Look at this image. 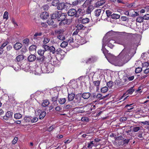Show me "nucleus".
Segmentation results:
<instances>
[{"label":"nucleus","mask_w":149,"mask_h":149,"mask_svg":"<svg viewBox=\"0 0 149 149\" xmlns=\"http://www.w3.org/2000/svg\"><path fill=\"white\" fill-rule=\"evenodd\" d=\"M120 34L124 37V38L122 39H118L116 41L112 39H109L107 41H105L103 42V40H102V51L108 61L111 63H112L113 60L115 58V56L112 54H109L108 56H106V54L108 53V51L106 49L104 48L106 45L110 48H112L114 47L113 44L115 43L123 45L125 47L127 42V39L131 37L132 33H127L125 32H120Z\"/></svg>","instance_id":"nucleus-1"},{"label":"nucleus","mask_w":149,"mask_h":149,"mask_svg":"<svg viewBox=\"0 0 149 149\" xmlns=\"http://www.w3.org/2000/svg\"><path fill=\"white\" fill-rule=\"evenodd\" d=\"M131 50L128 48L125 47L118 56V59L115 61L116 59L115 58L113 60L112 63H115L116 66H123L132 57V55L130 53Z\"/></svg>","instance_id":"nucleus-2"},{"label":"nucleus","mask_w":149,"mask_h":149,"mask_svg":"<svg viewBox=\"0 0 149 149\" xmlns=\"http://www.w3.org/2000/svg\"><path fill=\"white\" fill-rule=\"evenodd\" d=\"M54 70L53 66L49 63H45L42 66V70L44 73L52 72Z\"/></svg>","instance_id":"nucleus-3"},{"label":"nucleus","mask_w":149,"mask_h":149,"mask_svg":"<svg viewBox=\"0 0 149 149\" xmlns=\"http://www.w3.org/2000/svg\"><path fill=\"white\" fill-rule=\"evenodd\" d=\"M115 33L113 31H111L108 32L104 37L103 42L105 41H107L109 39H112L115 35Z\"/></svg>","instance_id":"nucleus-4"},{"label":"nucleus","mask_w":149,"mask_h":149,"mask_svg":"<svg viewBox=\"0 0 149 149\" xmlns=\"http://www.w3.org/2000/svg\"><path fill=\"white\" fill-rule=\"evenodd\" d=\"M80 11V9H79L77 11L74 8H72L70 9L68 13L69 16H74L75 17H79V14H78L79 12Z\"/></svg>","instance_id":"nucleus-5"},{"label":"nucleus","mask_w":149,"mask_h":149,"mask_svg":"<svg viewBox=\"0 0 149 149\" xmlns=\"http://www.w3.org/2000/svg\"><path fill=\"white\" fill-rule=\"evenodd\" d=\"M46 59V57H45L44 56H39L37 57L36 61L37 62H38L41 64L43 63L45 61Z\"/></svg>","instance_id":"nucleus-6"},{"label":"nucleus","mask_w":149,"mask_h":149,"mask_svg":"<svg viewBox=\"0 0 149 149\" xmlns=\"http://www.w3.org/2000/svg\"><path fill=\"white\" fill-rule=\"evenodd\" d=\"M61 14V12L58 11H56L54 13L52 14L51 16V18L52 19H56V18H58L59 15Z\"/></svg>","instance_id":"nucleus-7"},{"label":"nucleus","mask_w":149,"mask_h":149,"mask_svg":"<svg viewBox=\"0 0 149 149\" xmlns=\"http://www.w3.org/2000/svg\"><path fill=\"white\" fill-rule=\"evenodd\" d=\"M35 74L38 75H39L41 73H44L42 70V67L41 68L40 67H37L35 70Z\"/></svg>","instance_id":"nucleus-8"},{"label":"nucleus","mask_w":149,"mask_h":149,"mask_svg":"<svg viewBox=\"0 0 149 149\" xmlns=\"http://www.w3.org/2000/svg\"><path fill=\"white\" fill-rule=\"evenodd\" d=\"M49 16L48 13L47 12H44L41 13L40 15V17L43 19H45Z\"/></svg>","instance_id":"nucleus-9"},{"label":"nucleus","mask_w":149,"mask_h":149,"mask_svg":"<svg viewBox=\"0 0 149 149\" xmlns=\"http://www.w3.org/2000/svg\"><path fill=\"white\" fill-rule=\"evenodd\" d=\"M37 59L36 56L34 54L30 55L28 57V60L29 62H33Z\"/></svg>","instance_id":"nucleus-10"},{"label":"nucleus","mask_w":149,"mask_h":149,"mask_svg":"<svg viewBox=\"0 0 149 149\" xmlns=\"http://www.w3.org/2000/svg\"><path fill=\"white\" fill-rule=\"evenodd\" d=\"M59 16L58 18V21H62L63 20L66 19V15L64 13H62L59 15Z\"/></svg>","instance_id":"nucleus-11"},{"label":"nucleus","mask_w":149,"mask_h":149,"mask_svg":"<svg viewBox=\"0 0 149 149\" xmlns=\"http://www.w3.org/2000/svg\"><path fill=\"white\" fill-rule=\"evenodd\" d=\"M22 44L19 43L17 42L15 43L14 45V48L16 50L20 49L22 47Z\"/></svg>","instance_id":"nucleus-12"},{"label":"nucleus","mask_w":149,"mask_h":149,"mask_svg":"<svg viewBox=\"0 0 149 149\" xmlns=\"http://www.w3.org/2000/svg\"><path fill=\"white\" fill-rule=\"evenodd\" d=\"M74 94L71 93L70 94H68V100L69 101H71L73 100L75 97Z\"/></svg>","instance_id":"nucleus-13"},{"label":"nucleus","mask_w":149,"mask_h":149,"mask_svg":"<svg viewBox=\"0 0 149 149\" xmlns=\"http://www.w3.org/2000/svg\"><path fill=\"white\" fill-rule=\"evenodd\" d=\"M66 5L64 3H61L58 4L57 6V9L58 10H61L64 9Z\"/></svg>","instance_id":"nucleus-14"},{"label":"nucleus","mask_w":149,"mask_h":149,"mask_svg":"<svg viewBox=\"0 0 149 149\" xmlns=\"http://www.w3.org/2000/svg\"><path fill=\"white\" fill-rule=\"evenodd\" d=\"M105 2V0H100L97 1L95 3V6L97 7L101 6L104 4Z\"/></svg>","instance_id":"nucleus-15"},{"label":"nucleus","mask_w":149,"mask_h":149,"mask_svg":"<svg viewBox=\"0 0 149 149\" xmlns=\"http://www.w3.org/2000/svg\"><path fill=\"white\" fill-rule=\"evenodd\" d=\"M91 94L89 93H83L82 95V97L84 99H88L90 96Z\"/></svg>","instance_id":"nucleus-16"},{"label":"nucleus","mask_w":149,"mask_h":149,"mask_svg":"<svg viewBox=\"0 0 149 149\" xmlns=\"http://www.w3.org/2000/svg\"><path fill=\"white\" fill-rule=\"evenodd\" d=\"M108 96V95H106L104 96H102V94L100 93L98 94L96 96V97L99 100H102L106 97Z\"/></svg>","instance_id":"nucleus-17"},{"label":"nucleus","mask_w":149,"mask_h":149,"mask_svg":"<svg viewBox=\"0 0 149 149\" xmlns=\"http://www.w3.org/2000/svg\"><path fill=\"white\" fill-rule=\"evenodd\" d=\"M8 43L7 41H6L3 43L2 45L0 47V54H1L3 53V49L4 47Z\"/></svg>","instance_id":"nucleus-18"},{"label":"nucleus","mask_w":149,"mask_h":149,"mask_svg":"<svg viewBox=\"0 0 149 149\" xmlns=\"http://www.w3.org/2000/svg\"><path fill=\"white\" fill-rule=\"evenodd\" d=\"M90 19L87 17L84 18L82 19L81 20V22L82 24H85L88 23L90 22Z\"/></svg>","instance_id":"nucleus-19"},{"label":"nucleus","mask_w":149,"mask_h":149,"mask_svg":"<svg viewBox=\"0 0 149 149\" xmlns=\"http://www.w3.org/2000/svg\"><path fill=\"white\" fill-rule=\"evenodd\" d=\"M139 15L138 13L134 10L130 11V16L132 17H135Z\"/></svg>","instance_id":"nucleus-20"},{"label":"nucleus","mask_w":149,"mask_h":149,"mask_svg":"<svg viewBox=\"0 0 149 149\" xmlns=\"http://www.w3.org/2000/svg\"><path fill=\"white\" fill-rule=\"evenodd\" d=\"M96 60V58L95 57H92L91 58H88L86 61V63H88L90 62H92L95 61Z\"/></svg>","instance_id":"nucleus-21"},{"label":"nucleus","mask_w":149,"mask_h":149,"mask_svg":"<svg viewBox=\"0 0 149 149\" xmlns=\"http://www.w3.org/2000/svg\"><path fill=\"white\" fill-rule=\"evenodd\" d=\"M81 107L76 108L74 109V111L77 113H83L84 112L83 110L82 109Z\"/></svg>","instance_id":"nucleus-22"},{"label":"nucleus","mask_w":149,"mask_h":149,"mask_svg":"<svg viewBox=\"0 0 149 149\" xmlns=\"http://www.w3.org/2000/svg\"><path fill=\"white\" fill-rule=\"evenodd\" d=\"M65 53V52L63 50H62L60 48H58L55 51V54H60L61 55L62 53L64 54Z\"/></svg>","instance_id":"nucleus-23"},{"label":"nucleus","mask_w":149,"mask_h":149,"mask_svg":"<svg viewBox=\"0 0 149 149\" xmlns=\"http://www.w3.org/2000/svg\"><path fill=\"white\" fill-rule=\"evenodd\" d=\"M81 97L79 95H76L74 100L75 103H79L81 100Z\"/></svg>","instance_id":"nucleus-24"},{"label":"nucleus","mask_w":149,"mask_h":149,"mask_svg":"<svg viewBox=\"0 0 149 149\" xmlns=\"http://www.w3.org/2000/svg\"><path fill=\"white\" fill-rule=\"evenodd\" d=\"M37 47L36 45H32L31 46L29 47V50L30 52L33 51L36 52Z\"/></svg>","instance_id":"nucleus-25"},{"label":"nucleus","mask_w":149,"mask_h":149,"mask_svg":"<svg viewBox=\"0 0 149 149\" xmlns=\"http://www.w3.org/2000/svg\"><path fill=\"white\" fill-rule=\"evenodd\" d=\"M97 145H95V143L93 141H92L90 143H88V145L87 147L88 148H92L93 146H96Z\"/></svg>","instance_id":"nucleus-26"},{"label":"nucleus","mask_w":149,"mask_h":149,"mask_svg":"<svg viewBox=\"0 0 149 149\" xmlns=\"http://www.w3.org/2000/svg\"><path fill=\"white\" fill-rule=\"evenodd\" d=\"M24 59V56L22 55L18 56L16 58V60L18 62L22 61Z\"/></svg>","instance_id":"nucleus-27"},{"label":"nucleus","mask_w":149,"mask_h":149,"mask_svg":"<svg viewBox=\"0 0 149 149\" xmlns=\"http://www.w3.org/2000/svg\"><path fill=\"white\" fill-rule=\"evenodd\" d=\"M77 29L79 30H84L85 27L81 24H77L76 26Z\"/></svg>","instance_id":"nucleus-28"},{"label":"nucleus","mask_w":149,"mask_h":149,"mask_svg":"<svg viewBox=\"0 0 149 149\" xmlns=\"http://www.w3.org/2000/svg\"><path fill=\"white\" fill-rule=\"evenodd\" d=\"M93 83L95 86L97 87V91H98L99 89L98 86L100 83V81H94Z\"/></svg>","instance_id":"nucleus-29"},{"label":"nucleus","mask_w":149,"mask_h":149,"mask_svg":"<svg viewBox=\"0 0 149 149\" xmlns=\"http://www.w3.org/2000/svg\"><path fill=\"white\" fill-rule=\"evenodd\" d=\"M49 102L47 100H44L42 104V106L44 107H46L49 104Z\"/></svg>","instance_id":"nucleus-30"},{"label":"nucleus","mask_w":149,"mask_h":149,"mask_svg":"<svg viewBox=\"0 0 149 149\" xmlns=\"http://www.w3.org/2000/svg\"><path fill=\"white\" fill-rule=\"evenodd\" d=\"M46 115V112L45 111H42L39 115V119H43L45 116Z\"/></svg>","instance_id":"nucleus-31"},{"label":"nucleus","mask_w":149,"mask_h":149,"mask_svg":"<svg viewBox=\"0 0 149 149\" xmlns=\"http://www.w3.org/2000/svg\"><path fill=\"white\" fill-rule=\"evenodd\" d=\"M42 33L41 32H38L35 33L33 36L34 39H36L37 38V37L38 36H41L42 35Z\"/></svg>","instance_id":"nucleus-32"},{"label":"nucleus","mask_w":149,"mask_h":149,"mask_svg":"<svg viewBox=\"0 0 149 149\" xmlns=\"http://www.w3.org/2000/svg\"><path fill=\"white\" fill-rule=\"evenodd\" d=\"M58 101L60 104H63L65 102L66 99L65 98H61L59 99Z\"/></svg>","instance_id":"nucleus-33"},{"label":"nucleus","mask_w":149,"mask_h":149,"mask_svg":"<svg viewBox=\"0 0 149 149\" xmlns=\"http://www.w3.org/2000/svg\"><path fill=\"white\" fill-rule=\"evenodd\" d=\"M102 10L101 9H97L95 11V13L96 16L97 17L99 16L101 13Z\"/></svg>","instance_id":"nucleus-34"},{"label":"nucleus","mask_w":149,"mask_h":149,"mask_svg":"<svg viewBox=\"0 0 149 149\" xmlns=\"http://www.w3.org/2000/svg\"><path fill=\"white\" fill-rule=\"evenodd\" d=\"M120 17V15H119L116 14H113L111 15V17L113 19H118Z\"/></svg>","instance_id":"nucleus-35"},{"label":"nucleus","mask_w":149,"mask_h":149,"mask_svg":"<svg viewBox=\"0 0 149 149\" xmlns=\"http://www.w3.org/2000/svg\"><path fill=\"white\" fill-rule=\"evenodd\" d=\"M22 117V115L19 113H16L14 115V118L16 119H19Z\"/></svg>","instance_id":"nucleus-36"},{"label":"nucleus","mask_w":149,"mask_h":149,"mask_svg":"<svg viewBox=\"0 0 149 149\" xmlns=\"http://www.w3.org/2000/svg\"><path fill=\"white\" fill-rule=\"evenodd\" d=\"M6 115L9 119L11 118L12 117L13 113L10 111H8L6 113Z\"/></svg>","instance_id":"nucleus-37"},{"label":"nucleus","mask_w":149,"mask_h":149,"mask_svg":"<svg viewBox=\"0 0 149 149\" xmlns=\"http://www.w3.org/2000/svg\"><path fill=\"white\" fill-rule=\"evenodd\" d=\"M49 50L50 52H52L53 54H55V49L54 47L53 46L50 47Z\"/></svg>","instance_id":"nucleus-38"},{"label":"nucleus","mask_w":149,"mask_h":149,"mask_svg":"<svg viewBox=\"0 0 149 149\" xmlns=\"http://www.w3.org/2000/svg\"><path fill=\"white\" fill-rule=\"evenodd\" d=\"M126 77L127 79H125L126 80H125V81L127 80H128V81H132L133 80L134 78V76L130 77L129 75H127L126 76Z\"/></svg>","instance_id":"nucleus-39"},{"label":"nucleus","mask_w":149,"mask_h":149,"mask_svg":"<svg viewBox=\"0 0 149 149\" xmlns=\"http://www.w3.org/2000/svg\"><path fill=\"white\" fill-rule=\"evenodd\" d=\"M68 45V42L66 41H63L61 44V47L63 48L66 47Z\"/></svg>","instance_id":"nucleus-40"},{"label":"nucleus","mask_w":149,"mask_h":149,"mask_svg":"<svg viewBox=\"0 0 149 149\" xmlns=\"http://www.w3.org/2000/svg\"><path fill=\"white\" fill-rule=\"evenodd\" d=\"M63 32V30L62 29L57 30L55 31V33L56 34H58V35L62 34Z\"/></svg>","instance_id":"nucleus-41"},{"label":"nucleus","mask_w":149,"mask_h":149,"mask_svg":"<svg viewBox=\"0 0 149 149\" xmlns=\"http://www.w3.org/2000/svg\"><path fill=\"white\" fill-rule=\"evenodd\" d=\"M57 38L61 40H64L65 39L64 36L62 34L58 35L57 36Z\"/></svg>","instance_id":"nucleus-42"},{"label":"nucleus","mask_w":149,"mask_h":149,"mask_svg":"<svg viewBox=\"0 0 149 149\" xmlns=\"http://www.w3.org/2000/svg\"><path fill=\"white\" fill-rule=\"evenodd\" d=\"M69 20L68 19H65L64 20H63L60 23V24H61L62 23H63L64 24H70V22L69 21Z\"/></svg>","instance_id":"nucleus-43"},{"label":"nucleus","mask_w":149,"mask_h":149,"mask_svg":"<svg viewBox=\"0 0 149 149\" xmlns=\"http://www.w3.org/2000/svg\"><path fill=\"white\" fill-rule=\"evenodd\" d=\"M108 90V87L107 86H105L101 88V91L102 93H105Z\"/></svg>","instance_id":"nucleus-44"},{"label":"nucleus","mask_w":149,"mask_h":149,"mask_svg":"<svg viewBox=\"0 0 149 149\" xmlns=\"http://www.w3.org/2000/svg\"><path fill=\"white\" fill-rule=\"evenodd\" d=\"M45 51L44 50L40 49L38 51V54L41 56H43L44 54Z\"/></svg>","instance_id":"nucleus-45"},{"label":"nucleus","mask_w":149,"mask_h":149,"mask_svg":"<svg viewBox=\"0 0 149 149\" xmlns=\"http://www.w3.org/2000/svg\"><path fill=\"white\" fill-rule=\"evenodd\" d=\"M86 42L84 38H81L79 40V43L80 45H82L84 44Z\"/></svg>","instance_id":"nucleus-46"},{"label":"nucleus","mask_w":149,"mask_h":149,"mask_svg":"<svg viewBox=\"0 0 149 149\" xmlns=\"http://www.w3.org/2000/svg\"><path fill=\"white\" fill-rule=\"evenodd\" d=\"M106 13L107 15V17H111V15L112 12L111 11L109 10H106Z\"/></svg>","instance_id":"nucleus-47"},{"label":"nucleus","mask_w":149,"mask_h":149,"mask_svg":"<svg viewBox=\"0 0 149 149\" xmlns=\"http://www.w3.org/2000/svg\"><path fill=\"white\" fill-rule=\"evenodd\" d=\"M59 3L58 0H54L52 2V5L53 6H56Z\"/></svg>","instance_id":"nucleus-48"},{"label":"nucleus","mask_w":149,"mask_h":149,"mask_svg":"<svg viewBox=\"0 0 149 149\" xmlns=\"http://www.w3.org/2000/svg\"><path fill=\"white\" fill-rule=\"evenodd\" d=\"M31 118L29 116H25L24 118V120L26 122H30L31 120Z\"/></svg>","instance_id":"nucleus-49"},{"label":"nucleus","mask_w":149,"mask_h":149,"mask_svg":"<svg viewBox=\"0 0 149 149\" xmlns=\"http://www.w3.org/2000/svg\"><path fill=\"white\" fill-rule=\"evenodd\" d=\"M56 127L55 126L52 125L48 127L47 129V130L49 132H50L53 130Z\"/></svg>","instance_id":"nucleus-50"},{"label":"nucleus","mask_w":149,"mask_h":149,"mask_svg":"<svg viewBox=\"0 0 149 149\" xmlns=\"http://www.w3.org/2000/svg\"><path fill=\"white\" fill-rule=\"evenodd\" d=\"M143 17H139L137 18L136 21L137 22L141 23L143 22Z\"/></svg>","instance_id":"nucleus-51"},{"label":"nucleus","mask_w":149,"mask_h":149,"mask_svg":"<svg viewBox=\"0 0 149 149\" xmlns=\"http://www.w3.org/2000/svg\"><path fill=\"white\" fill-rule=\"evenodd\" d=\"M142 70V68L140 67L136 68L135 70V72L136 73H138L140 72Z\"/></svg>","instance_id":"nucleus-52"},{"label":"nucleus","mask_w":149,"mask_h":149,"mask_svg":"<svg viewBox=\"0 0 149 149\" xmlns=\"http://www.w3.org/2000/svg\"><path fill=\"white\" fill-rule=\"evenodd\" d=\"M42 47L45 49V51L49 50L50 47L46 45H42Z\"/></svg>","instance_id":"nucleus-53"},{"label":"nucleus","mask_w":149,"mask_h":149,"mask_svg":"<svg viewBox=\"0 0 149 149\" xmlns=\"http://www.w3.org/2000/svg\"><path fill=\"white\" fill-rule=\"evenodd\" d=\"M50 41V39L47 37L44 38L43 40V43L45 44H46L48 43Z\"/></svg>","instance_id":"nucleus-54"},{"label":"nucleus","mask_w":149,"mask_h":149,"mask_svg":"<svg viewBox=\"0 0 149 149\" xmlns=\"http://www.w3.org/2000/svg\"><path fill=\"white\" fill-rule=\"evenodd\" d=\"M81 120L83 122H88L89 121L88 118L85 117H82Z\"/></svg>","instance_id":"nucleus-55"},{"label":"nucleus","mask_w":149,"mask_h":149,"mask_svg":"<svg viewBox=\"0 0 149 149\" xmlns=\"http://www.w3.org/2000/svg\"><path fill=\"white\" fill-rule=\"evenodd\" d=\"M66 40L68 42L71 43L73 42L74 39L73 37H70L68 39Z\"/></svg>","instance_id":"nucleus-56"},{"label":"nucleus","mask_w":149,"mask_h":149,"mask_svg":"<svg viewBox=\"0 0 149 149\" xmlns=\"http://www.w3.org/2000/svg\"><path fill=\"white\" fill-rule=\"evenodd\" d=\"M130 139H125L123 141V144L124 145L127 144L129 142Z\"/></svg>","instance_id":"nucleus-57"},{"label":"nucleus","mask_w":149,"mask_h":149,"mask_svg":"<svg viewBox=\"0 0 149 149\" xmlns=\"http://www.w3.org/2000/svg\"><path fill=\"white\" fill-rule=\"evenodd\" d=\"M38 120V118L36 117H34L33 118H31V122L32 123L36 122Z\"/></svg>","instance_id":"nucleus-58"},{"label":"nucleus","mask_w":149,"mask_h":149,"mask_svg":"<svg viewBox=\"0 0 149 149\" xmlns=\"http://www.w3.org/2000/svg\"><path fill=\"white\" fill-rule=\"evenodd\" d=\"M80 3L79 1L78 0H76L72 2V4H70L71 5H72L73 6H76L78 4Z\"/></svg>","instance_id":"nucleus-59"},{"label":"nucleus","mask_w":149,"mask_h":149,"mask_svg":"<svg viewBox=\"0 0 149 149\" xmlns=\"http://www.w3.org/2000/svg\"><path fill=\"white\" fill-rule=\"evenodd\" d=\"M8 12L5 11L3 15V17L4 19H7L8 18Z\"/></svg>","instance_id":"nucleus-60"},{"label":"nucleus","mask_w":149,"mask_h":149,"mask_svg":"<svg viewBox=\"0 0 149 149\" xmlns=\"http://www.w3.org/2000/svg\"><path fill=\"white\" fill-rule=\"evenodd\" d=\"M53 19H52L51 18V19H50L49 20H48L47 21V23L49 25H52L54 23V21L53 20Z\"/></svg>","instance_id":"nucleus-61"},{"label":"nucleus","mask_w":149,"mask_h":149,"mask_svg":"<svg viewBox=\"0 0 149 149\" xmlns=\"http://www.w3.org/2000/svg\"><path fill=\"white\" fill-rule=\"evenodd\" d=\"M92 10V8L91 6L88 7L86 10V12L88 14L90 13Z\"/></svg>","instance_id":"nucleus-62"},{"label":"nucleus","mask_w":149,"mask_h":149,"mask_svg":"<svg viewBox=\"0 0 149 149\" xmlns=\"http://www.w3.org/2000/svg\"><path fill=\"white\" fill-rule=\"evenodd\" d=\"M143 19L148 20L149 19V14H146L143 17Z\"/></svg>","instance_id":"nucleus-63"},{"label":"nucleus","mask_w":149,"mask_h":149,"mask_svg":"<svg viewBox=\"0 0 149 149\" xmlns=\"http://www.w3.org/2000/svg\"><path fill=\"white\" fill-rule=\"evenodd\" d=\"M107 85L109 88H111L113 86V82L110 81L107 83Z\"/></svg>","instance_id":"nucleus-64"}]
</instances>
